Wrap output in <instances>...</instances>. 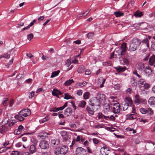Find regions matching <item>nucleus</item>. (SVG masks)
Listing matches in <instances>:
<instances>
[{
    "label": "nucleus",
    "instance_id": "nucleus-7",
    "mask_svg": "<svg viewBox=\"0 0 155 155\" xmlns=\"http://www.w3.org/2000/svg\"><path fill=\"white\" fill-rule=\"evenodd\" d=\"M14 52V50L11 49L7 53H4L3 54L1 55V58H6L8 59L10 58V55H12L13 54V53Z\"/></svg>",
    "mask_w": 155,
    "mask_h": 155
},
{
    "label": "nucleus",
    "instance_id": "nucleus-48",
    "mask_svg": "<svg viewBox=\"0 0 155 155\" xmlns=\"http://www.w3.org/2000/svg\"><path fill=\"white\" fill-rule=\"evenodd\" d=\"M122 105L123 110L124 111L127 110V109L128 108V106H130V105L127 104V103H125V104H122Z\"/></svg>",
    "mask_w": 155,
    "mask_h": 155
},
{
    "label": "nucleus",
    "instance_id": "nucleus-44",
    "mask_svg": "<svg viewBox=\"0 0 155 155\" xmlns=\"http://www.w3.org/2000/svg\"><path fill=\"white\" fill-rule=\"evenodd\" d=\"M131 82L133 86H135L137 85V81L134 78H131Z\"/></svg>",
    "mask_w": 155,
    "mask_h": 155
},
{
    "label": "nucleus",
    "instance_id": "nucleus-15",
    "mask_svg": "<svg viewBox=\"0 0 155 155\" xmlns=\"http://www.w3.org/2000/svg\"><path fill=\"white\" fill-rule=\"evenodd\" d=\"M114 68L116 69L118 72L119 73L124 71L126 70V68L125 66L123 67L120 66H118L114 67Z\"/></svg>",
    "mask_w": 155,
    "mask_h": 155
},
{
    "label": "nucleus",
    "instance_id": "nucleus-64",
    "mask_svg": "<svg viewBox=\"0 0 155 155\" xmlns=\"http://www.w3.org/2000/svg\"><path fill=\"white\" fill-rule=\"evenodd\" d=\"M35 95V92L33 91H32L31 92H30L29 94V97L32 98Z\"/></svg>",
    "mask_w": 155,
    "mask_h": 155
},
{
    "label": "nucleus",
    "instance_id": "nucleus-49",
    "mask_svg": "<svg viewBox=\"0 0 155 155\" xmlns=\"http://www.w3.org/2000/svg\"><path fill=\"white\" fill-rule=\"evenodd\" d=\"M49 119V118L48 117H46L45 118L40 120V123H43L46 121H47Z\"/></svg>",
    "mask_w": 155,
    "mask_h": 155
},
{
    "label": "nucleus",
    "instance_id": "nucleus-24",
    "mask_svg": "<svg viewBox=\"0 0 155 155\" xmlns=\"http://www.w3.org/2000/svg\"><path fill=\"white\" fill-rule=\"evenodd\" d=\"M8 128L5 126H2L0 128V133L4 134L7 131Z\"/></svg>",
    "mask_w": 155,
    "mask_h": 155
},
{
    "label": "nucleus",
    "instance_id": "nucleus-20",
    "mask_svg": "<svg viewBox=\"0 0 155 155\" xmlns=\"http://www.w3.org/2000/svg\"><path fill=\"white\" fill-rule=\"evenodd\" d=\"M149 63L150 65H153L154 64H155V57L152 56L150 57L149 59Z\"/></svg>",
    "mask_w": 155,
    "mask_h": 155
},
{
    "label": "nucleus",
    "instance_id": "nucleus-30",
    "mask_svg": "<svg viewBox=\"0 0 155 155\" xmlns=\"http://www.w3.org/2000/svg\"><path fill=\"white\" fill-rule=\"evenodd\" d=\"M141 43H142L143 44H145L146 45V46L149 48V40L147 38H145L144 39H143L141 41Z\"/></svg>",
    "mask_w": 155,
    "mask_h": 155
},
{
    "label": "nucleus",
    "instance_id": "nucleus-38",
    "mask_svg": "<svg viewBox=\"0 0 155 155\" xmlns=\"http://www.w3.org/2000/svg\"><path fill=\"white\" fill-rule=\"evenodd\" d=\"M86 104V102L84 101H80L78 104V106L82 108L84 107Z\"/></svg>",
    "mask_w": 155,
    "mask_h": 155
},
{
    "label": "nucleus",
    "instance_id": "nucleus-8",
    "mask_svg": "<svg viewBox=\"0 0 155 155\" xmlns=\"http://www.w3.org/2000/svg\"><path fill=\"white\" fill-rule=\"evenodd\" d=\"M23 115L24 117H26L30 115L31 114V112L30 110L28 109H26L24 110H22L20 111Z\"/></svg>",
    "mask_w": 155,
    "mask_h": 155
},
{
    "label": "nucleus",
    "instance_id": "nucleus-61",
    "mask_svg": "<svg viewBox=\"0 0 155 155\" xmlns=\"http://www.w3.org/2000/svg\"><path fill=\"white\" fill-rule=\"evenodd\" d=\"M61 136L63 137H68L67 133L66 132L63 131L61 133Z\"/></svg>",
    "mask_w": 155,
    "mask_h": 155
},
{
    "label": "nucleus",
    "instance_id": "nucleus-13",
    "mask_svg": "<svg viewBox=\"0 0 155 155\" xmlns=\"http://www.w3.org/2000/svg\"><path fill=\"white\" fill-rule=\"evenodd\" d=\"M148 104L151 106H153L155 105V97H151L148 101Z\"/></svg>",
    "mask_w": 155,
    "mask_h": 155
},
{
    "label": "nucleus",
    "instance_id": "nucleus-18",
    "mask_svg": "<svg viewBox=\"0 0 155 155\" xmlns=\"http://www.w3.org/2000/svg\"><path fill=\"white\" fill-rule=\"evenodd\" d=\"M85 69V68L84 66L83 65H80L78 68L77 72L80 74H81L84 72Z\"/></svg>",
    "mask_w": 155,
    "mask_h": 155
},
{
    "label": "nucleus",
    "instance_id": "nucleus-37",
    "mask_svg": "<svg viewBox=\"0 0 155 155\" xmlns=\"http://www.w3.org/2000/svg\"><path fill=\"white\" fill-rule=\"evenodd\" d=\"M147 113L149 114L150 116H151L153 114L154 112L152 109L151 108L149 107L147 108Z\"/></svg>",
    "mask_w": 155,
    "mask_h": 155
},
{
    "label": "nucleus",
    "instance_id": "nucleus-58",
    "mask_svg": "<svg viewBox=\"0 0 155 155\" xmlns=\"http://www.w3.org/2000/svg\"><path fill=\"white\" fill-rule=\"evenodd\" d=\"M20 153L16 151H13L12 152L11 155H19Z\"/></svg>",
    "mask_w": 155,
    "mask_h": 155
},
{
    "label": "nucleus",
    "instance_id": "nucleus-63",
    "mask_svg": "<svg viewBox=\"0 0 155 155\" xmlns=\"http://www.w3.org/2000/svg\"><path fill=\"white\" fill-rule=\"evenodd\" d=\"M44 16H40L38 18V21L39 22H40L41 21L43 20L44 19Z\"/></svg>",
    "mask_w": 155,
    "mask_h": 155
},
{
    "label": "nucleus",
    "instance_id": "nucleus-23",
    "mask_svg": "<svg viewBox=\"0 0 155 155\" xmlns=\"http://www.w3.org/2000/svg\"><path fill=\"white\" fill-rule=\"evenodd\" d=\"M98 118L99 119L104 118L105 120H108L109 119V116H105L101 113H98Z\"/></svg>",
    "mask_w": 155,
    "mask_h": 155
},
{
    "label": "nucleus",
    "instance_id": "nucleus-14",
    "mask_svg": "<svg viewBox=\"0 0 155 155\" xmlns=\"http://www.w3.org/2000/svg\"><path fill=\"white\" fill-rule=\"evenodd\" d=\"M109 151V148L106 146H103L101 148L100 152L102 155L106 154L107 151Z\"/></svg>",
    "mask_w": 155,
    "mask_h": 155
},
{
    "label": "nucleus",
    "instance_id": "nucleus-59",
    "mask_svg": "<svg viewBox=\"0 0 155 155\" xmlns=\"http://www.w3.org/2000/svg\"><path fill=\"white\" fill-rule=\"evenodd\" d=\"M9 143V141H5V142L3 143L2 145L5 147H6L8 145Z\"/></svg>",
    "mask_w": 155,
    "mask_h": 155
},
{
    "label": "nucleus",
    "instance_id": "nucleus-42",
    "mask_svg": "<svg viewBox=\"0 0 155 155\" xmlns=\"http://www.w3.org/2000/svg\"><path fill=\"white\" fill-rule=\"evenodd\" d=\"M64 99L68 100L70 99H72L73 98V97H72L71 96L69 95L68 93H65L64 94Z\"/></svg>",
    "mask_w": 155,
    "mask_h": 155
},
{
    "label": "nucleus",
    "instance_id": "nucleus-50",
    "mask_svg": "<svg viewBox=\"0 0 155 155\" xmlns=\"http://www.w3.org/2000/svg\"><path fill=\"white\" fill-rule=\"evenodd\" d=\"M123 62L124 63V64L126 65H128L129 63L128 60L126 58H124L123 59Z\"/></svg>",
    "mask_w": 155,
    "mask_h": 155
},
{
    "label": "nucleus",
    "instance_id": "nucleus-22",
    "mask_svg": "<svg viewBox=\"0 0 155 155\" xmlns=\"http://www.w3.org/2000/svg\"><path fill=\"white\" fill-rule=\"evenodd\" d=\"M110 105L108 104H105L104 106V110L105 112H109L110 109Z\"/></svg>",
    "mask_w": 155,
    "mask_h": 155
},
{
    "label": "nucleus",
    "instance_id": "nucleus-54",
    "mask_svg": "<svg viewBox=\"0 0 155 155\" xmlns=\"http://www.w3.org/2000/svg\"><path fill=\"white\" fill-rule=\"evenodd\" d=\"M143 85H144L143 87L145 89H148L150 87V84L148 83H146Z\"/></svg>",
    "mask_w": 155,
    "mask_h": 155
},
{
    "label": "nucleus",
    "instance_id": "nucleus-25",
    "mask_svg": "<svg viewBox=\"0 0 155 155\" xmlns=\"http://www.w3.org/2000/svg\"><path fill=\"white\" fill-rule=\"evenodd\" d=\"M136 117V116L134 114L127 115V119L129 120H132L135 119Z\"/></svg>",
    "mask_w": 155,
    "mask_h": 155
},
{
    "label": "nucleus",
    "instance_id": "nucleus-16",
    "mask_svg": "<svg viewBox=\"0 0 155 155\" xmlns=\"http://www.w3.org/2000/svg\"><path fill=\"white\" fill-rule=\"evenodd\" d=\"M72 113V109L71 107H68L64 111V113L65 115L69 116L71 115Z\"/></svg>",
    "mask_w": 155,
    "mask_h": 155
},
{
    "label": "nucleus",
    "instance_id": "nucleus-60",
    "mask_svg": "<svg viewBox=\"0 0 155 155\" xmlns=\"http://www.w3.org/2000/svg\"><path fill=\"white\" fill-rule=\"evenodd\" d=\"M121 86V85H120V84H115L114 86V88L115 89H120V87Z\"/></svg>",
    "mask_w": 155,
    "mask_h": 155
},
{
    "label": "nucleus",
    "instance_id": "nucleus-3",
    "mask_svg": "<svg viewBox=\"0 0 155 155\" xmlns=\"http://www.w3.org/2000/svg\"><path fill=\"white\" fill-rule=\"evenodd\" d=\"M89 104L91 106H97L99 107L101 103L100 101L96 97L92 98L89 99L88 101Z\"/></svg>",
    "mask_w": 155,
    "mask_h": 155
},
{
    "label": "nucleus",
    "instance_id": "nucleus-40",
    "mask_svg": "<svg viewBox=\"0 0 155 155\" xmlns=\"http://www.w3.org/2000/svg\"><path fill=\"white\" fill-rule=\"evenodd\" d=\"M67 106V102L65 103L64 105L61 107H60L56 108L55 107V109H57L59 110H63L65 107H66Z\"/></svg>",
    "mask_w": 155,
    "mask_h": 155
},
{
    "label": "nucleus",
    "instance_id": "nucleus-21",
    "mask_svg": "<svg viewBox=\"0 0 155 155\" xmlns=\"http://www.w3.org/2000/svg\"><path fill=\"white\" fill-rule=\"evenodd\" d=\"M62 93L61 92L58 90L54 89L53 91L52 92V94L53 95H61Z\"/></svg>",
    "mask_w": 155,
    "mask_h": 155
},
{
    "label": "nucleus",
    "instance_id": "nucleus-27",
    "mask_svg": "<svg viewBox=\"0 0 155 155\" xmlns=\"http://www.w3.org/2000/svg\"><path fill=\"white\" fill-rule=\"evenodd\" d=\"M134 15L136 17H140L143 16V13L141 12L137 11L135 12Z\"/></svg>",
    "mask_w": 155,
    "mask_h": 155
},
{
    "label": "nucleus",
    "instance_id": "nucleus-33",
    "mask_svg": "<svg viewBox=\"0 0 155 155\" xmlns=\"http://www.w3.org/2000/svg\"><path fill=\"white\" fill-rule=\"evenodd\" d=\"M60 71L59 70L54 71L52 73V74L51 76V78H53L58 75Z\"/></svg>",
    "mask_w": 155,
    "mask_h": 155
},
{
    "label": "nucleus",
    "instance_id": "nucleus-47",
    "mask_svg": "<svg viewBox=\"0 0 155 155\" xmlns=\"http://www.w3.org/2000/svg\"><path fill=\"white\" fill-rule=\"evenodd\" d=\"M140 110L143 114H145L147 113V109H146L143 108H141L140 109Z\"/></svg>",
    "mask_w": 155,
    "mask_h": 155
},
{
    "label": "nucleus",
    "instance_id": "nucleus-1",
    "mask_svg": "<svg viewBox=\"0 0 155 155\" xmlns=\"http://www.w3.org/2000/svg\"><path fill=\"white\" fill-rule=\"evenodd\" d=\"M141 43L140 40L137 38H134L130 43L129 50L130 51H136Z\"/></svg>",
    "mask_w": 155,
    "mask_h": 155
},
{
    "label": "nucleus",
    "instance_id": "nucleus-53",
    "mask_svg": "<svg viewBox=\"0 0 155 155\" xmlns=\"http://www.w3.org/2000/svg\"><path fill=\"white\" fill-rule=\"evenodd\" d=\"M99 80L102 81V83L100 84V87L102 88L104 86V84L105 82L106 79H103V78H101L99 79Z\"/></svg>",
    "mask_w": 155,
    "mask_h": 155
},
{
    "label": "nucleus",
    "instance_id": "nucleus-39",
    "mask_svg": "<svg viewBox=\"0 0 155 155\" xmlns=\"http://www.w3.org/2000/svg\"><path fill=\"white\" fill-rule=\"evenodd\" d=\"M10 147H1L0 148V153H1L5 152Z\"/></svg>",
    "mask_w": 155,
    "mask_h": 155
},
{
    "label": "nucleus",
    "instance_id": "nucleus-2",
    "mask_svg": "<svg viewBox=\"0 0 155 155\" xmlns=\"http://www.w3.org/2000/svg\"><path fill=\"white\" fill-rule=\"evenodd\" d=\"M117 54L118 55H124L127 51V44L124 43L121 44L120 47L116 49Z\"/></svg>",
    "mask_w": 155,
    "mask_h": 155
},
{
    "label": "nucleus",
    "instance_id": "nucleus-4",
    "mask_svg": "<svg viewBox=\"0 0 155 155\" xmlns=\"http://www.w3.org/2000/svg\"><path fill=\"white\" fill-rule=\"evenodd\" d=\"M75 152L76 155H87L86 150L82 147H78Z\"/></svg>",
    "mask_w": 155,
    "mask_h": 155
},
{
    "label": "nucleus",
    "instance_id": "nucleus-31",
    "mask_svg": "<svg viewBox=\"0 0 155 155\" xmlns=\"http://www.w3.org/2000/svg\"><path fill=\"white\" fill-rule=\"evenodd\" d=\"M114 14L115 15L116 17H118L123 15L124 14L122 12H121L120 11H117L114 12Z\"/></svg>",
    "mask_w": 155,
    "mask_h": 155
},
{
    "label": "nucleus",
    "instance_id": "nucleus-45",
    "mask_svg": "<svg viewBox=\"0 0 155 155\" xmlns=\"http://www.w3.org/2000/svg\"><path fill=\"white\" fill-rule=\"evenodd\" d=\"M90 10L89 11H87L85 12H82L81 14L79 15V17H81L82 16H86L89 13V12L90 11Z\"/></svg>",
    "mask_w": 155,
    "mask_h": 155
},
{
    "label": "nucleus",
    "instance_id": "nucleus-55",
    "mask_svg": "<svg viewBox=\"0 0 155 155\" xmlns=\"http://www.w3.org/2000/svg\"><path fill=\"white\" fill-rule=\"evenodd\" d=\"M34 37V35L32 34H30L27 36V39L29 41H30Z\"/></svg>",
    "mask_w": 155,
    "mask_h": 155
},
{
    "label": "nucleus",
    "instance_id": "nucleus-56",
    "mask_svg": "<svg viewBox=\"0 0 155 155\" xmlns=\"http://www.w3.org/2000/svg\"><path fill=\"white\" fill-rule=\"evenodd\" d=\"M60 148H58V149L56 148L55 150H54V153L56 155H58L60 154H61Z\"/></svg>",
    "mask_w": 155,
    "mask_h": 155
},
{
    "label": "nucleus",
    "instance_id": "nucleus-46",
    "mask_svg": "<svg viewBox=\"0 0 155 155\" xmlns=\"http://www.w3.org/2000/svg\"><path fill=\"white\" fill-rule=\"evenodd\" d=\"M92 140L94 143L96 144H98L101 142L100 140L97 139L96 138H93Z\"/></svg>",
    "mask_w": 155,
    "mask_h": 155
},
{
    "label": "nucleus",
    "instance_id": "nucleus-35",
    "mask_svg": "<svg viewBox=\"0 0 155 155\" xmlns=\"http://www.w3.org/2000/svg\"><path fill=\"white\" fill-rule=\"evenodd\" d=\"M51 143L54 145H58L60 143L59 140L58 139H53L51 140Z\"/></svg>",
    "mask_w": 155,
    "mask_h": 155
},
{
    "label": "nucleus",
    "instance_id": "nucleus-32",
    "mask_svg": "<svg viewBox=\"0 0 155 155\" xmlns=\"http://www.w3.org/2000/svg\"><path fill=\"white\" fill-rule=\"evenodd\" d=\"M74 82L73 79H69L67 80L64 84V85L65 86H68L70 85L72 83Z\"/></svg>",
    "mask_w": 155,
    "mask_h": 155
},
{
    "label": "nucleus",
    "instance_id": "nucleus-43",
    "mask_svg": "<svg viewBox=\"0 0 155 155\" xmlns=\"http://www.w3.org/2000/svg\"><path fill=\"white\" fill-rule=\"evenodd\" d=\"M4 99L2 102V104L4 106H6L8 104V99L7 98H5Z\"/></svg>",
    "mask_w": 155,
    "mask_h": 155
},
{
    "label": "nucleus",
    "instance_id": "nucleus-19",
    "mask_svg": "<svg viewBox=\"0 0 155 155\" xmlns=\"http://www.w3.org/2000/svg\"><path fill=\"white\" fill-rule=\"evenodd\" d=\"M36 151V149L35 146L32 144L31 145L29 149V152L31 154H33L35 153Z\"/></svg>",
    "mask_w": 155,
    "mask_h": 155
},
{
    "label": "nucleus",
    "instance_id": "nucleus-34",
    "mask_svg": "<svg viewBox=\"0 0 155 155\" xmlns=\"http://www.w3.org/2000/svg\"><path fill=\"white\" fill-rule=\"evenodd\" d=\"M90 93L89 92H85L83 94V97L84 99H87L89 98Z\"/></svg>",
    "mask_w": 155,
    "mask_h": 155
},
{
    "label": "nucleus",
    "instance_id": "nucleus-11",
    "mask_svg": "<svg viewBox=\"0 0 155 155\" xmlns=\"http://www.w3.org/2000/svg\"><path fill=\"white\" fill-rule=\"evenodd\" d=\"M24 127L23 126L21 125H19L17 129L15 130L14 134L15 135H19L21 133Z\"/></svg>",
    "mask_w": 155,
    "mask_h": 155
},
{
    "label": "nucleus",
    "instance_id": "nucleus-5",
    "mask_svg": "<svg viewBox=\"0 0 155 155\" xmlns=\"http://www.w3.org/2000/svg\"><path fill=\"white\" fill-rule=\"evenodd\" d=\"M39 146L41 149H47L49 147V144L47 141L43 140L40 143Z\"/></svg>",
    "mask_w": 155,
    "mask_h": 155
},
{
    "label": "nucleus",
    "instance_id": "nucleus-41",
    "mask_svg": "<svg viewBox=\"0 0 155 155\" xmlns=\"http://www.w3.org/2000/svg\"><path fill=\"white\" fill-rule=\"evenodd\" d=\"M138 84L143 85L145 83V80L144 78H140L139 80L138 81Z\"/></svg>",
    "mask_w": 155,
    "mask_h": 155
},
{
    "label": "nucleus",
    "instance_id": "nucleus-62",
    "mask_svg": "<svg viewBox=\"0 0 155 155\" xmlns=\"http://www.w3.org/2000/svg\"><path fill=\"white\" fill-rule=\"evenodd\" d=\"M143 22H141V23H135L133 25V27H139L141 24L143 23Z\"/></svg>",
    "mask_w": 155,
    "mask_h": 155
},
{
    "label": "nucleus",
    "instance_id": "nucleus-10",
    "mask_svg": "<svg viewBox=\"0 0 155 155\" xmlns=\"http://www.w3.org/2000/svg\"><path fill=\"white\" fill-rule=\"evenodd\" d=\"M61 154L65 155L68 151V148L67 146L64 145L60 148Z\"/></svg>",
    "mask_w": 155,
    "mask_h": 155
},
{
    "label": "nucleus",
    "instance_id": "nucleus-26",
    "mask_svg": "<svg viewBox=\"0 0 155 155\" xmlns=\"http://www.w3.org/2000/svg\"><path fill=\"white\" fill-rule=\"evenodd\" d=\"M143 71L145 72L146 74L149 75L151 73L152 71L151 69L149 67H146L145 69Z\"/></svg>",
    "mask_w": 155,
    "mask_h": 155
},
{
    "label": "nucleus",
    "instance_id": "nucleus-51",
    "mask_svg": "<svg viewBox=\"0 0 155 155\" xmlns=\"http://www.w3.org/2000/svg\"><path fill=\"white\" fill-rule=\"evenodd\" d=\"M94 35V32H90L87 34V36L88 38H91Z\"/></svg>",
    "mask_w": 155,
    "mask_h": 155
},
{
    "label": "nucleus",
    "instance_id": "nucleus-57",
    "mask_svg": "<svg viewBox=\"0 0 155 155\" xmlns=\"http://www.w3.org/2000/svg\"><path fill=\"white\" fill-rule=\"evenodd\" d=\"M83 93L82 91L81 90H77L76 94L78 96H81Z\"/></svg>",
    "mask_w": 155,
    "mask_h": 155
},
{
    "label": "nucleus",
    "instance_id": "nucleus-6",
    "mask_svg": "<svg viewBox=\"0 0 155 155\" xmlns=\"http://www.w3.org/2000/svg\"><path fill=\"white\" fill-rule=\"evenodd\" d=\"M96 97L100 101V103L101 102L104 103L106 99V96L104 94L99 93L97 94V97Z\"/></svg>",
    "mask_w": 155,
    "mask_h": 155
},
{
    "label": "nucleus",
    "instance_id": "nucleus-9",
    "mask_svg": "<svg viewBox=\"0 0 155 155\" xmlns=\"http://www.w3.org/2000/svg\"><path fill=\"white\" fill-rule=\"evenodd\" d=\"M120 112V106L119 104H115L113 108V112L115 114H118Z\"/></svg>",
    "mask_w": 155,
    "mask_h": 155
},
{
    "label": "nucleus",
    "instance_id": "nucleus-29",
    "mask_svg": "<svg viewBox=\"0 0 155 155\" xmlns=\"http://www.w3.org/2000/svg\"><path fill=\"white\" fill-rule=\"evenodd\" d=\"M144 68V64L142 63L139 64L137 67V69L138 70L141 71H142Z\"/></svg>",
    "mask_w": 155,
    "mask_h": 155
},
{
    "label": "nucleus",
    "instance_id": "nucleus-17",
    "mask_svg": "<svg viewBox=\"0 0 155 155\" xmlns=\"http://www.w3.org/2000/svg\"><path fill=\"white\" fill-rule=\"evenodd\" d=\"M125 103H127L130 105V106H131L133 104V101L129 97H126L125 98Z\"/></svg>",
    "mask_w": 155,
    "mask_h": 155
},
{
    "label": "nucleus",
    "instance_id": "nucleus-36",
    "mask_svg": "<svg viewBox=\"0 0 155 155\" xmlns=\"http://www.w3.org/2000/svg\"><path fill=\"white\" fill-rule=\"evenodd\" d=\"M140 97L139 95H136L135 96V100L134 102L135 104H140Z\"/></svg>",
    "mask_w": 155,
    "mask_h": 155
},
{
    "label": "nucleus",
    "instance_id": "nucleus-52",
    "mask_svg": "<svg viewBox=\"0 0 155 155\" xmlns=\"http://www.w3.org/2000/svg\"><path fill=\"white\" fill-rule=\"evenodd\" d=\"M133 73L134 74L138 77L139 79L142 78L141 76L138 73L137 70H134L133 72Z\"/></svg>",
    "mask_w": 155,
    "mask_h": 155
},
{
    "label": "nucleus",
    "instance_id": "nucleus-28",
    "mask_svg": "<svg viewBox=\"0 0 155 155\" xmlns=\"http://www.w3.org/2000/svg\"><path fill=\"white\" fill-rule=\"evenodd\" d=\"M86 110L89 114L91 115L94 114V111L92 109L89 107H87Z\"/></svg>",
    "mask_w": 155,
    "mask_h": 155
},
{
    "label": "nucleus",
    "instance_id": "nucleus-12",
    "mask_svg": "<svg viewBox=\"0 0 155 155\" xmlns=\"http://www.w3.org/2000/svg\"><path fill=\"white\" fill-rule=\"evenodd\" d=\"M20 112L18 114L15 115V117L16 119L18 121H23L24 120V117H24L23 115Z\"/></svg>",
    "mask_w": 155,
    "mask_h": 155
}]
</instances>
